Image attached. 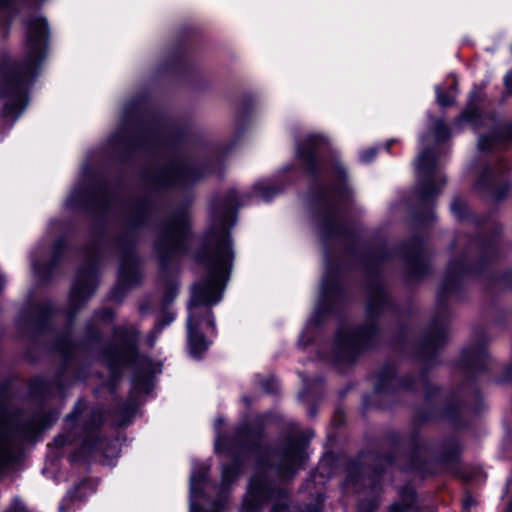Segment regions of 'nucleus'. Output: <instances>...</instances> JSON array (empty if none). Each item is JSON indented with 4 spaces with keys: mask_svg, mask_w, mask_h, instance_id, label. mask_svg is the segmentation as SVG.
Listing matches in <instances>:
<instances>
[{
    "mask_svg": "<svg viewBox=\"0 0 512 512\" xmlns=\"http://www.w3.org/2000/svg\"><path fill=\"white\" fill-rule=\"evenodd\" d=\"M12 1L13 0H0V17H7Z\"/></svg>",
    "mask_w": 512,
    "mask_h": 512,
    "instance_id": "nucleus-33",
    "label": "nucleus"
},
{
    "mask_svg": "<svg viewBox=\"0 0 512 512\" xmlns=\"http://www.w3.org/2000/svg\"><path fill=\"white\" fill-rule=\"evenodd\" d=\"M467 273L468 269L463 262H450L448 265L447 278L443 285V291L447 293L450 292L453 288V282L457 279L464 277Z\"/></svg>",
    "mask_w": 512,
    "mask_h": 512,
    "instance_id": "nucleus-24",
    "label": "nucleus"
},
{
    "mask_svg": "<svg viewBox=\"0 0 512 512\" xmlns=\"http://www.w3.org/2000/svg\"><path fill=\"white\" fill-rule=\"evenodd\" d=\"M49 28L45 18L31 16L26 22L23 62L5 66L1 72L0 96L3 99L2 130H9L28 105V86L37 76L47 56Z\"/></svg>",
    "mask_w": 512,
    "mask_h": 512,
    "instance_id": "nucleus-3",
    "label": "nucleus"
},
{
    "mask_svg": "<svg viewBox=\"0 0 512 512\" xmlns=\"http://www.w3.org/2000/svg\"><path fill=\"white\" fill-rule=\"evenodd\" d=\"M451 136L449 127L442 119L432 123L429 135L420 136L423 146L416 162L417 189L423 202H429L442 191L446 178L442 173L445 148L440 144Z\"/></svg>",
    "mask_w": 512,
    "mask_h": 512,
    "instance_id": "nucleus-7",
    "label": "nucleus"
},
{
    "mask_svg": "<svg viewBox=\"0 0 512 512\" xmlns=\"http://www.w3.org/2000/svg\"><path fill=\"white\" fill-rule=\"evenodd\" d=\"M64 249L62 239L55 241L50 249L47 243H40L31 252V265L35 275L40 280H47L52 269L61 259Z\"/></svg>",
    "mask_w": 512,
    "mask_h": 512,
    "instance_id": "nucleus-16",
    "label": "nucleus"
},
{
    "mask_svg": "<svg viewBox=\"0 0 512 512\" xmlns=\"http://www.w3.org/2000/svg\"><path fill=\"white\" fill-rule=\"evenodd\" d=\"M264 390L268 393H273L275 391V380L274 379H268L262 384Z\"/></svg>",
    "mask_w": 512,
    "mask_h": 512,
    "instance_id": "nucleus-35",
    "label": "nucleus"
},
{
    "mask_svg": "<svg viewBox=\"0 0 512 512\" xmlns=\"http://www.w3.org/2000/svg\"><path fill=\"white\" fill-rule=\"evenodd\" d=\"M175 295H176V289H175V287L170 288V290H169V299H168V301L172 300V299L175 297Z\"/></svg>",
    "mask_w": 512,
    "mask_h": 512,
    "instance_id": "nucleus-39",
    "label": "nucleus"
},
{
    "mask_svg": "<svg viewBox=\"0 0 512 512\" xmlns=\"http://www.w3.org/2000/svg\"><path fill=\"white\" fill-rule=\"evenodd\" d=\"M388 305V297L382 287H377L371 291L367 304L369 321L358 329L346 325L339 328L334 340V361L352 362L365 348L373 344L377 335V327L373 319L384 312Z\"/></svg>",
    "mask_w": 512,
    "mask_h": 512,
    "instance_id": "nucleus-8",
    "label": "nucleus"
},
{
    "mask_svg": "<svg viewBox=\"0 0 512 512\" xmlns=\"http://www.w3.org/2000/svg\"><path fill=\"white\" fill-rule=\"evenodd\" d=\"M212 171V162L199 165L192 160L174 159L157 169L155 182L161 187L183 188L197 182Z\"/></svg>",
    "mask_w": 512,
    "mask_h": 512,
    "instance_id": "nucleus-13",
    "label": "nucleus"
},
{
    "mask_svg": "<svg viewBox=\"0 0 512 512\" xmlns=\"http://www.w3.org/2000/svg\"><path fill=\"white\" fill-rule=\"evenodd\" d=\"M86 489H89L90 493L94 491L92 483L89 480L81 482L77 487L67 493L59 507V511L68 512L72 507L76 505L77 502L82 501V499L86 496V494H83L82 492Z\"/></svg>",
    "mask_w": 512,
    "mask_h": 512,
    "instance_id": "nucleus-20",
    "label": "nucleus"
},
{
    "mask_svg": "<svg viewBox=\"0 0 512 512\" xmlns=\"http://www.w3.org/2000/svg\"><path fill=\"white\" fill-rule=\"evenodd\" d=\"M405 261L409 273L422 276L428 270V257L422 242L414 241L405 248Z\"/></svg>",
    "mask_w": 512,
    "mask_h": 512,
    "instance_id": "nucleus-18",
    "label": "nucleus"
},
{
    "mask_svg": "<svg viewBox=\"0 0 512 512\" xmlns=\"http://www.w3.org/2000/svg\"><path fill=\"white\" fill-rule=\"evenodd\" d=\"M32 323L40 329H45L47 322L56 317V311L52 308L50 303H42L36 305L32 309Z\"/></svg>",
    "mask_w": 512,
    "mask_h": 512,
    "instance_id": "nucleus-21",
    "label": "nucleus"
},
{
    "mask_svg": "<svg viewBox=\"0 0 512 512\" xmlns=\"http://www.w3.org/2000/svg\"><path fill=\"white\" fill-rule=\"evenodd\" d=\"M174 320H175V313H174V312H172V311H167V312H165V313L162 315L161 319H159V320L157 321V323H156V325H155V328H154V331H153V334H152V335L160 333V332H161V330H162L165 326H167V325L171 324ZM154 341H155V339L153 338V336H151V337L149 338V342H150V345H151V346L154 344Z\"/></svg>",
    "mask_w": 512,
    "mask_h": 512,
    "instance_id": "nucleus-27",
    "label": "nucleus"
},
{
    "mask_svg": "<svg viewBox=\"0 0 512 512\" xmlns=\"http://www.w3.org/2000/svg\"><path fill=\"white\" fill-rule=\"evenodd\" d=\"M506 512H512V501H511V504L509 505V507H508Z\"/></svg>",
    "mask_w": 512,
    "mask_h": 512,
    "instance_id": "nucleus-43",
    "label": "nucleus"
},
{
    "mask_svg": "<svg viewBox=\"0 0 512 512\" xmlns=\"http://www.w3.org/2000/svg\"><path fill=\"white\" fill-rule=\"evenodd\" d=\"M97 283L96 265L94 262H90L78 272L72 286L69 297L71 308H78L87 301L96 290Z\"/></svg>",
    "mask_w": 512,
    "mask_h": 512,
    "instance_id": "nucleus-17",
    "label": "nucleus"
},
{
    "mask_svg": "<svg viewBox=\"0 0 512 512\" xmlns=\"http://www.w3.org/2000/svg\"><path fill=\"white\" fill-rule=\"evenodd\" d=\"M451 211L455 217L464 219L467 216L468 207L462 200L454 199L451 203Z\"/></svg>",
    "mask_w": 512,
    "mask_h": 512,
    "instance_id": "nucleus-29",
    "label": "nucleus"
},
{
    "mask_svg": "<svg viewBox=\"0 0 512 512\" xmlns=\"http://www.w3.org/2000/svg\"><path fill=\"white\" fill-rule=\"evenodd\" d=\"M395 378V371L393 368H386L380 374L379 382L376 384V390L382 391L385 389L386 385L390 384Z\"/></svg>",
    "mask_w": 512,
    "mask_h": 512,
    "instance_id": "nucleus-28",
    "label": "nucleus"
},
{
    "mask_svg": "<svg viewBox=\"0 0 512 512\" xmlns=\"http://www.w3.org/2000/svg\"><path fill=\"white\" fill-rule=\"evenodd\" d=\"M141 279L138 259L134 251L126 252L120 261L118 273V285L129 287L137 284Z\"/></svg>",
    "mask_w": 512,
    "mask_h": 512,
    "instance_id": "nucleus-19",
    "label": "nucleus"
},
{
    "mask_svg": "<svg viewBox=\"0 0 512 512\" xmlns=\"http://www.w3.org/2000/svg\"><path fill=\"white\" fill-rule=\"evenodd\" d=\"M359 482H366V479L362 476L355 478L352 475H349L346 479L345 485L348 488L350 485H356Z\"/></svg>",
    "mask_w": 512,
    "mask_h": 512,
    "instance_id": "nucleus-34",
    "label": "nucleus"
},
{
    "mask_svg": "<svg viewBox=\"0 0 512 512\" xmlns=\"http://www.w3.org/2000/svg\"><path fill=\"white\" fill-rule=\"evenodd\" d=\"M56 351H58L61 357L69 363L70 360L74 359L79 351V346L69 337H61L57 340L55 345Z\"/></svg>",
    "mask_w": 512,
    "mask_h": 512,
    "instance_id": "nucleus-23",
    "label": "nucleus"
},
{
    "mask_svg": "<svg viewBox=\"0 0 512 512\" xmlns=\"http://www.w3.org/2000/svg\"><path fill=\"white\" fill-rule=\"evenodd\" d=\"M394 142H395V140H394V139L389 140V141L386 143V148H387V149H389V148H390V146H391V144H392V143H394Z\"/></svg>",
    "mask_w": 512,
    "mask_h": 512,
    "instance_id": "nucleus-41",
    "label": "nucleus"
},
{
    "mask_svg": "<svg viewBox=\"0 0 512 512\" xmlns=\"http://www.w3.org/2000/svg\"><path fill=\"white\" fill-rule=\"evenodd\" d=\"M104 420L102 409L90 408L86 402L80 400L67 416L66 427L74 430L75 426L81 424V434L75 437L69 431L56 437L53 444L58 448L72 443L79 445V450L72 455V461L96 458L101 453L102 462L110 465L119 456V443L117 439L100 437L99 427Z\"/></svg>",
    "mask_w": 512,
    "mask_h": 512,
    "instance_id": "nucleus-6",
    "label": "nucleus"
},
{
    "mask_svg": "<svg viewBox=\"0 0 512 512\" xmlns=\"http://www.w3.org/2000/svg\"><path fill=\"white\" fill-rule=\"evenodd\" d=\"M116 203V195L108 187L100 185L93 168L84 164L64 206L68 210H96L107 213Z\"/></svg>",
    "mask_w": 512,
    "mask_h": 512,
    "instance_id": "nucleus-9",
    "label": "nucleus"
},
{
    "mask_svg": "<svg viewBox=\"0 0 512 512\" xmlns=\"http://www.w3.org/2000/svg\"><path fill=\"white\" fill-rule=\"evenodd\" d=\"M99 329L97 328V330L95 332L91 331V334L93 335V337H98L99 336Z\"/></svg>",
    "mask_w": 512,
    "mask_h": 512,
    "instance_id": "nucleus-42",
    "label": "nucleus"
},
{
    "mask_svg": "<svg viewBox=\"0 0 512 512\" xmlns=\"http://www.w3.org/2000/svg\"><path fill=\"white\" fill-rule=\"evenodd\" d=\"M475 189L494 200L504 198L509 190L508 168L502 160L487 162L480 160L476 165Z\"/></svg>",
    "mask_w": 512,
    "mask_h": 512,
    "instance_id": "nucleus-15",
    "label": "nucleus"
},
{
    "mask_svg": "<svg viewBox=\"0 0 512 512\" xmlns=\"http://www.w3.org/2000/svg\"><path fill=\"white\" fill-rule=\"evenodd\" d=\"M5 285V277L0 273V291L3 289Z\"/></svg>",
    "mask_w": 512,
    "mask_h": 512,
    "instance_id": "nucleus-40",
    "label": "nucleus"
},
{
    "mask_svg": "<svg viewBox=\"0 0 512 512\" xmlns=\"http://www.w3.org/2000/svg\"><path fill=\"white\" fill-rule=\"evenodd\" d=\"M191 243L189 218L186 209H180L168 215L162 222L155 252L162 269L181 254L185 253Z\"/></svg>",
    "mask_w": 512,
    "mask_h": 512,
    "instance_id": "nucleus-10",
    "label": "nucleus"
},
{
    "mask_svg": "<svg viewBox=\"0 0 512 512\" xmlns=\"http://www.w3.org/2000/svg\"><path fill=\"white\" fill-rule=\"evenodd\" d=\"M445 339L446 329L443 326L434 327L426 340V345L430 348H437L444 344Z\"/></svg>",
    "mask_w": 512,
    "mask_h": 512,
    "instance_id": "nucleus-26",
    "label": "nucleus"
},
{
    "mask_svg": "<svg viewBox=\"0 0 512 512\" xmlns=\"http://www.w3.org/2000/svg\"><path fill=\"white\" fill-rule=\"evenodd\" d=\"M6 512H28L22 501L15 499Z\"/></svg>",
    "mask_w": 512,
    "mask_h": 512,
    "instance_id": "nucleus-32",
    "label": "nucleus"
},
{
    "mask_svg": "<svg viewBox=\"0 0 512 512\" xmlns=\"http://www.w3.org/2000/svg\"><path fill=\"white\" fill-rule=\"evenodd\" d=\"M114 313L111 309L104 308L100 311H97L94 316V321L99 324L100 322L109 323L113 320Z\"/></svg>",
    "mask_w": 512,
    "mask_h": 512,
    "instance_id": "nucleus-30",
    "label": "nucleus"
},
{
    "mask_svg": "<svg viewBox=\"0 0 512 512\" xmlns=\"http://www.w3.org/2000/svg\"><path fill=\"white\" fill-rule=\"evenodd\" d=\"M342 295V284L340 273L338 269L327 267L323 276L319 299L313 315L307 321L305 329L303 330L299 342L301 345H307L311 341L310 330L316 328L323 317L328 314L334 304L340 299Z\"/></svg>",
    "mask_w": 512,
    "mask_h": 512,
    "instance_id": "nucleus-14",
    "label": "nucleus"
},
{
    "mask_svg": "<svg viewBox=\"0 0 512 512\" xmlns=\"http://www.w3.org/2000/svg\"><path fill=\"white\" fill-rule=\"evenodd\" d=\"M224 420L214 422L215 451L223 458L222 475L216 499L208 507L206 490L210 485L206 462L193 461L190 474L189 512H227L229 493L245 462L253 458L256 467L239 512H261L272 502L271 512H288V493L282 482L292 478L308 458L306 444L298 437H289L278 451L263 446L259 428L238 427L233 438L221 435Z\"/></svg>",
    "mask_w": 512,
    "mask_h": 512,
    "instance_id": "nucleus-2",
    "label": "nucleus"
},
{
    "mask_svg": "<svg viewBox=\"0 0 512 512\" xmlns=\"http://www.w3.org/2000/svg\"><path fill=\"white\" fill-rule=\"evenodd\" d=\"M373 497L371 499L362 500L358 506V512H373L379 504V487L373 483L370 488Z\"/></svg>",
    "mask_w": 512,
    "mask_h": 512,
    "instance_id": "nucleus-25",
    "label": "nucleus"
},
{
    "mask_svg": "<svg viewBox=\"0 0 512 512\" xmlns=\"http://www.w3.org/2000/svg\"><path fill=\"white\" fill-rule=\"evenodd\" d=\"M300 169L313 179L309 205L313 220L324 241L344 239L346 214L352 204V189L345 166L324 135H305L297 142L296 158L273 178L257 181L249 193L231 189L212 204V225L206 234L198 261L206 275L191 288L188 305L187 341L190 355L199 359L211 345L215 318L211 307L218 304L229 280L234 253L229 231L236 223L237 209L253 199L270 201L291 183Z\"/></svg>",
    "mask_w": 512,
    "mask_h": 512,
    "instance_id": "nucleus-1",
    "label": "nucleus"
},
{
    "mask_svg": "<svg viewBox=\"0 0 512 512\" xmlns=\"http://www.w3.org/2000/svg\"><path fill=\"white\" fill-rule=\"evenodd\" d=\"M482 101V88L474 87L470 92L467 107L456 120L455 125L468 123L474 128H479L487 123H492L493 128L489 135H480L478 149L480 152H490L501 148L505 141L512 138V126L496 124L494 117L483 115L479 105Z\"/></svg>",
    "mask_w": 512,
    "mask_h": 512,
    "instance_id": "nucleus-11",
    "label": "nucleus"
},
{
    "mask_svg": "<svg viewBox=\"0 0 512 512\" xmlns=\"http://www.w3.org/2000/svg\"><path fill=\"white\" fill-rule=\"evenodd\" d=\"M448 81H451V83L447 86V88H444L441 85H437L435 87L436 92V101L437 103L442 107L450 106L454 103L455 95H456V85H457V79L454 75H451L447 79Z\"/></svg>",
    "mask_w": 512,
    "mask_h": 512,
    "instance_id": "nucleus-22",
    "label": "nucleus"
},
{
    "mask_svg": "<svg viewBox=\"0 0 512 512\" xmlns=\"http://www.w3.org/2000/svg\"><path fill=\"white\" fill-rule=\"evenodd\" d=\"M485 355H486L485 352L483 350H480L475 355L472 354V355H468L467 357L469 360H474V359L484 358Z\"/></svg>",
    "mask_w": 512,
    "mask_h": 512,
    "instance_id": "nucleus-38",
    "label": "nucleus"
},
{
    "mask_svg": "<svg viewBox=\"0 0 512 512\" xmlns=\"http://www.w3.org/2000/svg\"><path fill=\"white\" fill-rule=\"evenodd\" d=\"M377 148L371 147L360 152V161L362 163H370L377 155Z\"/></svg>",
    "mask_w": 512,
    "mask_h": 512,
    "instance_id": "nucleus-31",
    "label": "nucleus"
},
{
    "mask_svg": "<svg viewBox=\"0 0 512 512\" xmlns=\"http://www.w3.org/2000/svg\"><path fill=\"white\" fill-rule=\"evenodd\" d=\"M474 505V501L470 496H466L463 500V507L464 509H470Z\"/></svg>",
    "mask_w": 512,
    "mask_h": 512,
    "instance_id": "nucleus-37",
    "label": "nucleus"
},
{
    "mask_svg": "<svg viewBox=\"0 0 512 512\" xmlns=\"http://www.w3.org/2000/svg\"><path fill=\"white\" fill-rule=\"evenodd\" d=\"M506 89L512 93V71L508 72L504 79Z\"/></svg>",
    "mask_w": 512,
    "mask_h": 512,
    "instance_id": "nucleus-36",
    "label": "nucleus"
},
{
    "mask_svg": "<svg viewBox=\"0 0 512 512\" xmlns=\"http://www.w3.org/2000/svg\"><path fill=\"white\" fill-rule=\"evenodd\" d=\"M139 333L136 327L119 326L115 328L113 341L103 351V361L116 377L120 370L126 366L134 369L132 379V395L124 409L123 418L119 421L121 425L135 414L137 403L136 398L143 394H149L153 389V378L161 372L160 365L154 363L150 358L140 356L137 351Z\"/></svg>",
    "mask_w": 512,
    "mask_h": 512,
    "instance_id": "nucleus-4",
    "label": "nucleus"
},
{
    "mask_svg": "<svg viewBox=\"0 0 512 512\" xmlns=\"http://www.w3.org/2000/svg\"><path fill=\"white\" fill-rule=\"evenodd\" d=\"M169 138L167 125L151 117L145 99L137 97L122 107L118 128L109 136L107 145L112 150L161 149L167 146Z\"/></svg>",
    "mask_w": 512,
    "mask_h": 512,
    "instance_id": "nucleus-5",
    "label": "nucleus"
},
{
    "mask_svg": "<svg viewBox=\"0 0 512 512\" xmlns=\"http://www.w3.org/2000/svg\"><path fill=\"white\" fill-rule=\"evenodd\" d=\"M45 428L35 419L23 424H0V473L20 459L23 442Z\"/></svg>",
    "mask_w": 512,
    "mask_h": 512,
    "instance_id": "nucleus-12",
    "label": "nucleus"
}]
</instances>
